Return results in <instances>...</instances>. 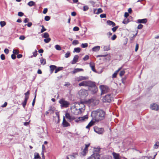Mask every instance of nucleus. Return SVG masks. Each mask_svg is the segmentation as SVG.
I'll list each match as a JSON object with an SVG mask.
<instances>
[{"mask_svg":"<svg viewBox=\"0 0 159 159\" xmlns=\"http://www.w3.org/2000/svg\"><path fill=\"white\" fill-rule=\"evenodd\" d=\"M105 112L102 110H98L93 111L91 112V116L93 120L96 121L103 119L105 116Z\"/></svg>","mask_w":159,"mask_h":159,"instance_id":"nucleus-1","label":"nucleus"},{"mask_svg":"<svg viewBox=\"0 0 159 159\" xmlns=\"http://www.w3.org/2000/svg\"><path fill=\"white\" fill-rule=\"evenodd\" d=\"M80 86H88L89 89L91 91L92 93H94L98 91V88L96 86L95 83L90 81H84L79 84Z\"/></svg>","mask_w":159,"mask_h":159,"instance_id":"nucleus-2","label":"nucleus"},{"mask_svg":"<svg viewBox=\"0 0 159 159\" xmlns=\"http://www.w3.org/2000/svg\"><path fill=\"white\" fill-rule=\"evenodd\" d=\"M83 107L81 108L78 109L76 108L75 106L71 108V111L72 113L75 115H77L80 114L82 112V111L84 110L85 109V106L82 104Z\"/></svg>","mask_w":159,"mask_h":159,"instance_id":"nucleus-3","label":"nucleus"},{"mask_svg":"<svg viewBox=\"0 0 159 159\" xmlns=\"http://www.w3.org/2000/svg\"><path fill=\"white\" fill-rule=\"evenodd\" d=\"M112 94H108L105 96L103 98V101L104 102H110L113 99Z\"/></svg>","mask_w":159,"mask_h":159,"instance_id":"nucleus-4","label":"nucleus"},{"mask_svg":"<svg viewBox=\"0 0 159 159\" xmlns=\"http://www.w3.org/2000/svg\"><path fill=\"white\" fill-rule=\"evenodd\" d=\"M59 102L61 104V107H68L70 105L69 102L65 100L64 99L60 100Z\"/></svg>","mask_w":159,"mask_h":159,"instance_id":"nucleus-5","label":"nucleus"},{"mask_svg":"<svg viewBox=\"0 0 159 159\" xmlns=\"http://www.w3.org/2000/svg\"><path fill=\"white\" fill-rule=\"evenodd\" d=\"M79 93L81 97L83 98L86 97L88 95L87 90L84 89H82L80 90Z\"/></svg>","mask_w":159,"mask_h":159,"instance_id":"nucleus-6","label":"nucleus"},{"mask_svg":"<svg viewBox=\"0 0 159 159\" xmlns=\"http://www.w3.org/2000/svg\"><path fill=\"white\" fill-rule=\"evenodd\" d=\"M100 89L101 92V94H103L107 93L109 91V89L107 86L104 85H101Z\"/></svg>","mask_w":159,"mask_h":159,"instance_id":"nucleus-7","label":"nucleus"},{"mask_svg":"<svg viewBox=\"0 0 159 159\" xmlns=\"http://www.w3.org/2000/svg\"><path fill=\"white\" fill-rule=\"evenodd\" d=\"M94 131L98 134H102L104 131V129L102 128H99L95 127L94 128Z\"/></svg>","mask_w":159,"mask_h":159,"instance_id":"nucleus-8","label":"nucleus"},{"mask_svg":"<svg viewBox=\"0 0 159 159\" xmlns=\"http://www.w3.org/2000/svg\"><path fill=\"white\" fill-rule=\"evenodd\" d=\"M89 77L88 76H80L79 77H76L75 78V81L79 82L80 81L88 79Z\"/></svg>","mask_w":159,"mask_h":159,"instance_id":"nucleus-9","label":"nucleus"},{"mask_svg":"<svg viewBox=\"0 0 159 159\" xmlns=\"http://www.w3.org/2000/svg\"><path fill=\"white\" fill-rule=\"evenodd\" d=\"M100 155L98 153H94L87 159H99Z\"/></svg>","mask_w":159,"mask_h":159,"instance_id":"nucleus-10","label":"nucleus"},{"mask_svg":"<svg viewBox=\"0 0 159 159\" xmlns=\"http://www.w3.org/2000/svg\"><path fill=\"white\" fill-rule=\"evenodd\" d=\"M150 108L152 110L157 111L158 110L159 106L157 104L153 103L151 106Z\"/></svg>","mask_w":159,"mask_h":159,"instance_id":"nucleus-11","label":"nucleus"},{"mask_svg":"<svg viewBox=\"0 0 159 159\" xmlns=\"http://www.w3.org/2000/svg\"><path fill=\"white\" fill-rule=\"evenodd\" d=\"M79 57L77 55H75L73 59L71 62L72 64H74L76 63L77 61L79 59Z\"/></svg>","mask_w":159,"mask_h":159,"instance_id":"nucleus-12","label":"nucleus"},{"mask_svg":"<svg viewBox=\"0 0 159 159\" xmlns=\"http://www.w3.org/2000/svg\"><path fill=\"white\" fill-rule=\"evenodd\" d=\"M147 21V20L146 19H138L137 20V23H146Z\"/></svg>","mask_w":159,"mask_h":159,"instance_id":"nucleus-13","label":"nucleus"},{"mask_svg":"<svg viewBox=\"0 0 159 159\" xmlns=\"http://www.w3.org/2000/svg\"><path fill=\"white\" fill-rule=\"evenodd\" d=\"M62 125L64 127H66L70 126V124L65 120L64 118L63 119Z\"/></svg>","mask_w":159,"mask_h":159,"instance_id":"nucleus-14","label":"nucleus"},{"mask_svg":"<svg viewBox=\"0 0 159 159\" xmlns=\"http://www.w3.org/2000/svg\"><path fill=\"white\" fill-rule=\"evenodd\" d=\"M100 46H97L92 48V50L93 52H97L100 50Z\"/></svg>","mask_w":159,"mask_h":159,"instance_id":"nucleus-15","label":"nucleus"},{"mask_svg":"<svg viewBox=\"0 0 159 159\" xmlns=\"http://www.w3.org/2000/svg\"><path fill=\"white\" fill-rule=\"evenodd\" d=\"M83 70L81 68H76L72 72L73 74H75L78 72H79L80 71H83Z\"/></svg>","mask_w":159,"mask_h":159,"instance_id":"nucleus-16","label":"nucleus"},{"mask_svg":"<svg viewBox=\"0 0 159 159\" xmlns=\"http://www.w3.org/2000/svg\"><path fill=\"white\" fill-rule=\"evenodd\" d=\"M28 99L27 97H25L24 101L22 103V105L24 108H25Z\"/></svg>","mask_w":159,"mask_h":159,"instance_id":"nucleus-17","label":"nucleus"},{"mask_svg":"<svg viewBox=\"0 0 159 159\" xmlns=\"http://www.w3.org/2000/svg\"><path fill=\"white\" fill-rule=\"evenodd\" d=\"M89 65L91 68L92 70L94 72H96V70L95 69L94 64L93 63H90L89 64Z\"/></svg>","mask_w":159,"mask_h":159,"instance_id":"nucleus-18","label":"nucleus"},{"mask_svg":"<svg viewBox=\"0 0 159 159\" xmlns=\"http://www.w3.org/2000/svg\"><path fill=\"white\" fill-rule=\"evenodd\" d=\"M107 23L108 25H111L112 27L115 26L116 25V24L115 23L109 20L107 21Z\"/></svg>","mask_w":159,"mask_h":159,"instance_id":"nucleus-19","label":"nucleus"},{"mask_svg":"<svg viewBox=\"0 0 159 159\" xmlns=\"http://www.w3.org/2000/svg\"><path fill=\"white\" fill-rule=\"evenodd\" d=\"M50 69L51 73H52L53 70H55L57 68V66L55 65H51L50 66Z\"/></svg>","mask_w":159,"mask_h":159,"instance_id":"nucleus-20","label":"nucleus"},{"mask_svg":"<svg viewBox=\"0 0 159 159\" xmlns=\"http://www.w3.org/2000/svg\"><path fill=\"white\" fill-rule=\"evenodd\" d=\"M34 159H40L41 157L39 155V154L37 152H35L34 153Z\"/></svg>","mask_w":159,"mask_h":159,"instance_id":"nucleus-21","label":"nucleus"},{"mask_svg":"<svg viewBox=\"0 0 159 159\" xmlns=\"http://www.w3.org/2000/svg\"><path fill=\"white\" fill-rule=\"evenodd\" d=\"M65 116L66 118L69 120H73L74 119L69 113H66L65 114Z\"/></svg>","mask_w":159,"mask_h":159,"instance_id":"nucleus-22","label":"nucleus"},{"mask_svg":"<svg viewBox=\"0 0 159 159\" xmlns=\"http://www.w3.org/2000/svg\"><path fill=\"white\" fill-rule=\"evenodd\" d=\"M103 50L105 51H107L109 50L110 49V46L109 45L107 46H103Z\"/></svg>","mask_w":159,"mask_h":159,"instance_id":"nucleus-23","label":"nucleus"},{"mask_svg":"<svg viewBox=\"0 0 159 159\" xmlns=\"http://www.w3.org/2000/svg\"><path fill=\"white\" fill-rule=\"evenodd\" d=\"M114 159H120V155L119 154L114 153L113 154Z\"/></svg>","mask_w":159,"mask_h":159,"instance_id":"nucleus-24","label":"nucleus"},{"mask_svg":"<svg viewBox=\"0 0 159 159\" xmlns=\"http://www.w3.org/2000/svg\"><path fill=\"white\" fill-rule=\"evenodd\" d=\"M40 62L41 64L43 65L46 64V60L45 59L43 58L42 57L41 58L40 60Z\"/></svg>","mask_w":159,"mask_h":159,"instance_id":"nucleus-25","label":"nucleus"},{"mask_svg":"<svg viewBox=\"0 0 159 159\" xmlns=\"http://www.w3.org/2000/svg\"><path fill=\"white\" fill-rule=\"evenodd\" d=\"M30 7H32L35 5V2L33 1L29 2L27 4Z\"/></svg>","mask_w":159,"mask_h":159,"instance_id":"nucleus-26","label":"nucleus"},{"mask_svg":"<svg viewBox=\"0 0 159 159\" xmlns=\"http://www.w3.org/2000/svg\"><path fill=\"white\" fill-rule=\"evenodd\" d=\"M80 50L81 49L80 48H74L73 52L79 53L80 52Z\"/></svg>","mask_w":159,"mask_h":159,"instance_id":"nucleus-27","label":"nucleus"},{"mask_svg":"<svg viewBox=\"0 0 159 159\" xmlns=\"http://www.w3.org/2000/svg\"><path fill=\"white\" fill-rule=\"evenodd\" d=\"M62 69H63V67H58L57 68V67L55 69V73H57L59 71L62 70Z\"/></svg>","mask_w":159,"mask_h":159,"instance_id":"nucleus-28","label":"nucleus"},{"mask_svg":"<svg viewBox=\"0 0 159 159\" xmlns=\"http://www.w3.org/2000/svg\"><path fill=\"white\" fill-rule=\"evenodd\" d=\"M55 48L56 50L59 51H60L61 50V48L60 46L57 44L55 46Z\"/></svg>","mask_w":159,"mask_h":159,"instance_id":"nucleus-29","label":"nucleus"},{"mask_svg":"<svg viewBox=\"0 0 159 159\" xmlns=\"http://www.w3.org/2000/svg\"><path fill=\"white\" fill-rule=\"evenodd\" d=\"M88 118V116L87 115H85L82 117H80V119L81 120H84L85 119H87Z\"/></svg>","mask_w":159,"mask_h":159,"instance_id":"nucleus-30","label":"nucleus"},{"mask_svg":"<svg viewBox=\"0 0 159 159\" xmlns=\"http://www.w3.org/2000/svg\"><path fill=\"white\" fill-rule=\"evenodd\" d=\"M159 146V142H157L154 145V148L155 149L157 148Z\"/></svg>","mask_w":159,"mask_h":159,"instance_id":"nucleus-31","label":"nucleus"},{"mask_svg":"<svg viewBox=\"0 0 159 159\" xmlns=\"http://www.w3.org/2000/svg\"><path fill=\"white\" fill-rule=\"evenodd\" d=\"M55 108L54 107L52 106H50L49 107L48 111H51L52 112H53L54 111Z\"/></svg>","mask_w":159,"mask_h":159,"instance_id":"nucleus-32","label":"nucleus"},{"mask_svg":"<svg viewBox=\"0 0 159 159\" xmlns=\"http://www.w3.org/2000/svg\"><path fill=\"white\" fill-rule=\"evenodd\" d=\"M0 25L1 27H3L6 25V23L4 21H1L0 22Z\"/></svg>","mask_w":159,"mask_h":159,"instance_id":"nucleus-33","label":"nucleus"},{"mask_svg":"<svg viewBox=\"0 0 159 159\" xmlns=\"http://www.w3.org/2000/svg\"><path fill=\"white\" fill-rule=\"evenodd\" d=\"M51 40V39L50 38H48L47 39H44V41L46 43H49Z\"/></svg>","mask_w":159,"mask_h":159,"instance_id":"nucleus-34","label":"nucleus"},{"mask_svg":"<svg viewBox=\"0 0 159 159\" xmlns=\"http://www.w3.org/2000/svg\"><path fill=\"white\" fill-rule=\"evenodd\" d=\"M88 46V44L87 43H82L81 45V47L83 48L87 47Z\"/></svg>","mask_w":159,"mask_h":159,"instance_id":"nucleus-35","label":"nucleus"},{"mask_svg":"<svg viewBox=\"0 0 159 159\" xmlns=\"http://www.w3.org/2000/svg\"><path fill=\"white\" fill-rule=\"evenodd\" d=\"M70 52L69 51H68L65 54V57L66 58H68L70 56Z\"/></svg>","mask_w":159,"mask_h":159,"instance_id":"nucleus-36","label":"nucleus"},{"mask_svg":"<svg viewBox=\"0 0 159 159\" xmlns=\"http://www.w3.org/2000/svg\"><path fill=\"white\" fill-rule=\"evenodd\" d=\"M96 121H94V120H93V119L92 118L91 121L89 123V125L91 126L93 125L94 122Z\"/></svg>","mask_w":159,"mask_h":159,"instance_id":"nucleus-37","label":"nucleus"},{"mask_svg":"<svg viewBox=\"0 0 159 159\" xmlns=\"http://www.w3.org/2000/svg\"><path fill=\"white\" fill-rule=\"evenodd\" d=\"M37 50H35L34 52H33V55L31 56V57H36L37 55Z\"/></svg>","mask_w":159,"mask_h":159,"instance_id":"nucleus-38","label":"nucleus"},{"mask_svg":"<svg viewBox=\"0 0 159 159\" xmlns=\"http://www.w3.org/2000/svg\"><path fill=\"white\" fill-rule=\"evenodd\" d=\"M103 12V11L102 9L101 8H99L98 9L97 12L96 13L97 14H99L102 13Z\"/></svg>","mask_w":159,"mask_h":159,"instance_id":"nucleus-39","label":"nucleus"},{"mask_svg":"<svg viewBox=\"0 0 159 159\" xmlns=\"http://www.w3.org/2000/svg\"><path fill=\"white\" fill-rule=\"evenodd\" d=\"M49 37V35L48 34L47 32L45 33L43 35V37L44 38H48Z\"/></svg>","mask_w":159,"mask_h":159,"instance_id":"nucleus-40","label":"nucleus"},{"mask_svg":"<svg viewBox=\"0 0 159 159\" xmlns=\"http://www.w3.org/2000/svg\"><path fill=\"white\" fill-rule=\"evenodd\" d=\"M129 22V20L128 19L126 18L124 20L122 23L124 24H127Z\"/></svg>","mask_w":159,"mask_h":159,"instance_id":"nucleus-41","label":"nucleus"},{"mask_svg":"<svg viewBox=\"0 0 159 159\" xmlns=\"http://www.w3.org/2000/svg\"><path fill=\"white\" fill-rule=\"evenodd\" d=\"M89 9L88 7L87 6L85 5L84 6L83 10L84 11H87Z\"/></svg>","mask_w":159,"mask_h":159,"instance_id":"nucleus-42","label":"nucleus"},{"mask_svg":"<svg viewBox=\"0 0 159 159\" xmlns=\"http://www.w3.org/2000/svg\"><path fill=\"white\" fill-rule=\"evenodd\" d=\"M79 43V41L77 40H74L72 42V44L74 45H75Z\"/></svg>","mask_w":159,"mask_h":159,"instance_id":"nucleus-43","label":"nucleus"},{"mask_svg":"<svg viewBox=\"0 0 159 159\" xmlns=\"http://www.w3.org/2000/svg\"><path fill=\"white\" fill-rule=\"evenodd\" d=\"M41 27H42V29L41 30V33H42L46 30V29L44 28L43 25H41Z\"/></svg>","mask_w":159,"mask_h":159,"instance_id":"nucleus-44","label":"nucleus"},{"mask_svg":"<svg viewBox=\"0 0 159 159\" xmlns=\"http://www.w3.org/2000/svg\"><path fill=\"white\" fill-rule=\"evenodd\" d=\"M118 28V26H116L112 28V30L114 32L116 31V30Z\"/></svg>","mask_w":159,"mask_h":159,"instance_id":"nucleus-45","label":"nucleus"},{"mask_svg":"<svg viewBox=\"0 0 159 159\" xmlns=\"http://www.w3.org/2000/svg\"><path fill=\"white\" fill-rule=\"evenodd\" d=\"M125 73V70H124L121 71L120 73V76L121 77L123 75H124Z\"/></svg>","mask_w":159,"mask_h":159,"instance_id":"nucleus-46","label":"nucleus"},{"mask_svg":"<svg viewBox=\"0 0 159 159\" xmlns=\"http://www.w3.org/2000/svg\"><path fill=\"white\" fill-rule=\"evenodd\" d=\"M87 152H88V149L85 148L83 150V154L84 155H85Z\"/></svg>","mask_w":159,"mask_h":159,"instance_id":"nucleus-47","label":"nucleus"},{"mask_svg":"<svg viewBox=\"0 0 159 159\" xmlns=\"http://www.w3.org/2000/svg\"><path fill=\"white\" fill-rule=\"evenodd\" d=\"M50 19V17L48 16H46L45 17L44 20L46 21H49Z\"/></svg>","mask_w":159,"mask_h":159,"instance_id":"nucleus-48","label":"nucleus"},{"mask_svg":"<svg viewBox=\"0 0 159 159\" xmlns=\"http://www.w3.org/2000/svg\"><path fill=\"white\" fill-rule=\"evenodd\" d=\"M89 57L88 55H86L85 57H84L83 58V59L84 60V61H87V60H88L89 59Z\"/></svg>","mask_w":159,"mask_h":159,"instance_id":"nucleus-49","label":"nucleus"},{"mask_svg":"<svg viewBox=\"0 0 159 159\" xmlns=\"http://www.w3.org/2000/svg\"><path fill=\"white\" fill-rule=\"evenodd\" d=\"M13 52L14 54H17L19 53V51L17 50L14 49L13 51Z\"/></svg>","mask_w":159,"mask_h":159,"instance_id":"nucleus-50","label":"nucleus"},{"mask_svg":"<svg viewBox=\"0 0 159 159\" xmlns=\"http://www.w3.org/2000/svg\"><path fill=\"white\" fill-rule=\"evenodd\" d=\"M143 25H142L140 24L138 25L137 27V28L138 29H141L143 28Z\"/></svg>","mask_w":159,"mask_h":159,"instance_id":"nucleus-51","label":"nucleus"},{"mask_svg":"<svg viewBox=\"0 0 159 159\" xmlns=\"http://www.w3.org/2000/svg\"><path fill=\"white\" fill-rule=\"evenodd\" d=\"M0 58L2 60H4L5 59V56L3 54H2L1 55Z\"/></svg>","mask_w":159,"mask_h":159,"instance_id":"nucleus-52","label":"nucleus"},{"mask_svg":"<svg viewBox=\"0 0 159 159\" xmlns=\"http://www.w3.org/2000/svg\"><path fill=\"white\" fill-rule=\"evenodd\" d=\"M107 55V54L106 55H98L97 56V57H106Z\"/></svg>","mask_w":159,"mask_h":159,"instance_id":"nucleus-53","label":"nucleus"},{"mask_svg":"<svg viewBox=\"0 0 159 159\" xmlns=\"http://www.w3.org/2000/svg\"><path fill=\"white\" fill-rule=\"evenodd\" d=\"M73 30L74 31H78L79 30V28L78 27L75 26L73 28Z\"/></svg>","mask_w":159,"mask_h":159,"instance_id":"nucleus-54","label":"nucleus"},{"mask_svg":"<svg viewBox=\"0 0 159 159\" xmlns=\"http://www.w3.org/2000/svg\"><path fill=\"white\" fill-rule=\"evenodd\" d=\"M100 17L101 18H105L106 17V15L105 14H101L100 15Z\"/></svg>","mask_w":159,"mask_h":159,"instance_id":"nucleus-55","label":"nucleus"},{"mask_svg":"<svg viewBox=\"0 0 159 159\" xmlns=\"http://www.w3.org/2000/svg\"><path fill=\"white\" fill-rule=\"evenodd\" d=\"M18 16H23L24 13L22 12H19L18 14Z\"/></svg>","mask_w":159,"mask_h":159,"instance_id":"nucleus-56","label":"nucleus"},{"mask_svg":"<svg viewBox=\"0 0 159 159\" xmlns=\"http://www.w3.org/2000/svg\"><path fill=\"white\" fill-rule=\"evenodd\" d=\"M116 38V35L115 34H114L112 37L111 39L112 40H115Z\"/></svg>","mask_w":159,"mask_h":159,"instance_id":"nucleus-57","label":"nucleus"},{"mask_svg":"<svg viewBox=\"0 0 159 159\" xmlns=\"http://www.w3.org/2000/svg\"><path fill=\"white\" fill-rule=\"evenodd\" d=\"M29 94H30V93H29V91L25 93V97H28V99L29 98Z\"/></svg>","mask_w":159,"mask_h":159,"instance_id":"nucleus-58","label":"nucleus"},{"mask_svg":"<svg viewBox=\"0 0 159 159\" xmlns=\"http://www.w3.org/2000/svg\"><path fill=\"white\" fill-rule=\"evenodd\" d=\"M139 48V44L138 43H137L136 45V47L135 51V52L137 51Z\"/></svg>","mask_w":159,"mask_h":159,"instance_id":"nucleus-59","label":"nucleus"},{"mask_svg":"<svg viewBox=\"0 0 159 159\" xmlns=\"http://www.w3.org/2000/svg\"><path fill=\"white\" fill-rule=\"evenodd\" d=\"M4 52L6 54H8L9 53V50L7 48H5L4 50Z\"/></svg>","mask_w":159,"mask_h":159,"instance_id":"nucleus-60","label":"nucleus"},{"mask_svg":"<svg viewBox=\"0 0 159 159\" xmlns=\"http://www.w3.org/2000/svg\"><path fill=\"white\" fill-rule=\"evenodd\" d=\"M19 39L21 40H23L25 39V37L23 35H21L19 37Z\"/></svg>","mask_w":159,"mask_h":159,"instance_id":"nucleus-61","label":"nucleus"},{"mask_svg":"<svg viewBox=\"0 0 159 159\" xmlns=\"http://www.w3.org/2000/svg\"><path fill=\"white\" fill-rule=\"evenodd\" d=\"M48 11V9L47 8H44L43 11V14H46Z\"/></svg>","mask_w":159,"mask_h":159,"instance_id":"nucleus-62","label":"nucleus"},{"mask_svg":"<svg viewBox=\"0 0 159 159\" xmlns=\"http://www.w3.org/2000/svg\"><path fill=\"white\" fill-rule=\"evenodd\" d=\"M32 24L31 22H29L28 24H26L25 25H27L28 27H30L32 25Z\"/></svg>","mask_w":159,"mask_h":159,"instance_id":"nucleus-63","label":"nucleus"},{"mask_svg":"<svg viewBox=\"0 0 159 159\" xmlns=\"http://www.w3.org/2000/svg\"><path fill=\"white\" fill-rule=\"evenodd\" d=\"M11 57L13 59H15L16 58V56L14 54H13L11 55Z\"/></svg>","mask_w":159,"mask_h":159,"instance_id":"nucleus-64","label":"nucleus"}]
</instances>
